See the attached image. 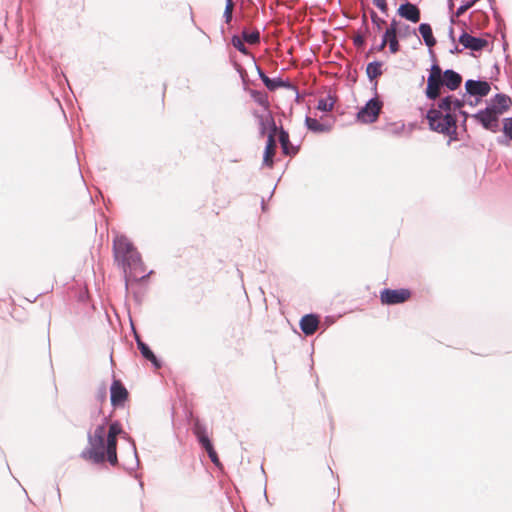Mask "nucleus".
I'll use <instances>...</instances> for the list:
<instances>
[{
    "label": "nucleus",
    "mask_w": 512,
    "mask_h": 512,
    "mask_svg": "<svg viewBox=\"0 0 512 512\" xmlns=\"http://www.w3.org/2000/svg\"><path fill=\"white\" fill-rule=\"evenodd\" d=\"M124 433L118 421L110 423L108 428L106 422L98 425L93 433L88 434V447L81 452V458L94 464L108 461L111 465H116L117 436Z\"/></svg>",
    "instance_id": "obj_1"
},
{
    "label": "nucleus",
    "mask_w": 512,
    "mask_h": 512,
    "mask_svg": "<svg viewBox=\"0 0 512 512\" xmlns=\"http://www.w3.org/2000/svg\"><path fill=\"white\" fill-rule=\"evenodd\" d=\"M113 251L116 262L123 268L127 278L136 280L143 277L145 268L141 256L127 237L116 236Z\"/></svg>",
    "instance_id": "obj_2"
},
{
    "label": "nucleus",
    "mask_w": 512,
    "mask_h": 512,
    "mask_svg": "<svg viewBox=\"0 0 512 512\" xmlns=\"http://www.w3.org/2000/svg\"><path fill=\"white\" fill-rule=\"evenodd\" d=\"M426 118L431 130L450 137L456 133V117L439 108V104L427 112Z\"/></svg>",
    "instance_id": "obj_3"
},
{
    "label": "nucleus",
    "mask_w": 512,
    "mask_h": 512,
    "mask_svg": "<svg viewBox=\"0 0 512 512\" xmlns=\"http://www.w3.org/2000/svg\"><path fill=\"white\" fill-rule=\"evenodd\" d=\"M412 296L409 289H383L380 292V301L383 305H397L408 301Z\"/></svg>",
    "instance_id": "obj_4"
},
{
    "label": "nucleus",
    "mask_w": 512,
    "mask_h": 512,
    "mask_svg": "<svg viewBox=\"0 0 512 512\" xmlns=\"http://www.w3.org/2000/svg\"><path fill=\"white\" fill-rule=\"evenodd\" d=\"M442 86V70L438 65H433L427 79V87L425 92L427 98L431 100L438 98L441 93Z\"/></svg>",
    "instance_id": "obj_5"
},
{
    "label": "nucleus",
    "mask_w": 512,
    "mask_h": 512,
    "mask_svg": "<svg viewBox=\"0 0 512 512\" xmlns=\"http://www.w3.org/2000/svg\"><path fill=\"white\" fill-rule=\"evenodd\" d=\"M381 109L382 102L373 98L357 113V119L362 123H373L377 120Z\"/></svg>",
    "instance_id": "obj_6"
},
{
    "label": "nucleus",
    "mask_w": 512,
    "mask_h": 512,
    "mask_svg": "<svg viewBox=\"0 0 512 512\" xmlns=\"http://www.w3.org/2000/svg\"><path fill=\"white\" fill-rule=\"evenodd\" d=\"M129 398V392L120 380H114L110 387V401L114 408L124 407Z\"/></svg>",
    "instance_id": "obj_7"
},
{
    "label": "nucleus",
    "mask_w": 512,
    "mask_h": 512,
    "mask_svg": "<svg viewBox=\"0 0 512 512\" xmlns=\"http://www.w3.org/2000/svg\"><path fill=\"white\" fill-rule=\"evenodd\" d=\"M277 127L273 123V127L271 131L268 134L267 143L263 155V165L272 168L274 165V156L276 154V141H275V135H276Z\"/></svg>",
    "instance_id": "obj_8"
},
{
    "label": "nucleus",
    "mask_w": 512,
    "mask_h": 512,
    "mask_svg": "<svg viewBox=\"0 0 512 512\" xmlns=\"http://www.w3.org/2000/svg\"><path fill=\"white\" fill-rule=\"evenodd\" d=\"M473 118L480 122L487 130L495 132L498 128L499 117L488 107L485 110L473 115Z\"/></svg>",
    "instance_id": "obj_9"
},
{
    "label": "nucleus",
    "mask_w": 512,
    "mask_h": 512,
    "mask_svg": "<svg viewBox=\"0 0 512 512\" xmlns=\"http://www.w3.org/2000/svg\"><path fill=\"white\" fill-rule=\"evenodd\" d=\"M465 89L472 96H487L491 90L490 84L486 81L467 80Z\"/></svg>",
    "instance_id": "obj_10"
},
{
    "label": "nucleus",
    "mask_w": 512,
    "mask_h": 512,
    "mask_svg": "<svg viewBox=\"0 0 512 512\" xmlns=\"http://www.w3.org/2000/svg\"><path fill=\"white\" fill-rule=\"evenodd\" d=\"M397 13L399 16L412 23H418L420 21L421 13L419 8L410 2L401 4L397 10Z\"/></svg>",
    "instance_id": "obj_11"
},
{
    "label": "nucleus",
    "mask_w": 512,
    "mask_h": 512,
    "mask_svg": "<svg viewBox=\"0 0 512 512\" xmlns=\"http://www.w3.org/2000/svg\"><path fill=\"white\" fill-rule=\"evenodd\" d=\"M459 42L467 49L473 51H480L488 45L487 40L483 38L474 37L466 32H463L459 37Z\"/></svg>",
    "instance_id": "obj_12"
},
{
    "label": "nucleus",
    "mask_w": 512,
    "mask_h": 512,
    "mask_svg": "<svg viewBox=\"0 0 512 512\" xmlns=\"http://www.w3.org/2000/svg\"><path fill=\"white\" fill-rule=\"evenodd\" d=\"M511 105L512 101L510 97L504 94H497L488 108L499 117L504 112H506Z\"/></svg>",
    "instance_id": "obj_13"
},
{
    "label": "nucleus",
    "mask_w": 512,
    "mask_h": 512,
    "mask_svg": "<svg viewBox=\"0 0 512 512\" xmlns=\"http://www.w3.org/2000/svg\"><path fill=\"white\" fill-rule=\"evenodd\" d=\"M319 326V319L313 314L305 315L300 320V328L305 335H313Z\"/></svg>",
    "instance_id": "obj_14"
},
{
    "label": "nucleus",
    "mask_w": 512,
    "mask_h": 512,
    "mask_svg": "<svg viewBox=\"0 0 512 512\" xmlns=\"http://www.w3.org/2000/svg\"><path fill=\"white\" fill-rule=\"evenodd\" d=\"M443 85L446 86L450 90H456L462 82V77L460 74L453 70H446L442 74Z\"/></svg>",
    "instance_id": "obj_15"
},
{
    "label": "nucleus",
    "mask_w": 512,
    "mask_h": 512,
    "mask_svg": "<svg viewBox=\"0 0 512 512\" xmlns=\"http://www.w3.org/2000/svg\"><path fill=\"white\" fill-rule=\"evenodd\" d=\"M387 44L389 45L391 53L395 54L399 51L397 33L393 32V30L385 31L379 50H383Z\"/></svg>",
    "instance_id": "obj_16"
},
{
    "label": "nucleus",
    "mask_w": 512,
    "mask_h": 512,
    "mask_svg": "<svg viewBox=\"0 0 512 512\" xmlns=\"http://www.w3.org/2000/svg\"><path fill=\"white\" fill-rule=\"evenodd\" d=\"M464 106V101L457 99L453 96H447L439 101V108L445 110V112H451L460 110Z\"/></svg>",
    "instance_id": "obj_17"
},
{
    "label": "nucleus",
    "mask_w": 512,
    "mask_h": 512,
    "mask_svg": "<svg viewBox=\"0 0 512 512\" xmlns=\"http://www.w3.org/2000/svg\"><path fill=\"white\" fill-rule=\"evenodd\" d=\"M279 142L285 155L296 154V148L291 144L289 134L284 129L279 131Z\"/></svg>",
    "instance_id": "obj_18"
},
{
    "label": "nucleus",
    "mask_w": 512,
    "mask_h": 512,
    "mask_svg": "<svg viewBox=\"0 0 512 512\" xmlns=\"http://www.w3.org/2000/svg\"><path fill=\"white\" fill-rule=\"evenodd\" d=\"M136 340H137L138 349L140 350L142 356L144 358H146L147 360L151 361V363L156 368H160V363H159L158 359L156 358V356L154 355L152 350L148 347V345L145 344L142 340H140L139 337H137Z\"/></svg>",
    "instance_id": "obj_19"
},
{
    "label": "nucleus",
    "mask_w": 512,
    "mask_h": 512,
    "mask_svg": "<svg viewBox=\"0 0 512 512\" xmlns=\"http://www.w3.org/2000/svg\"><path fill=\"white\" fill-rule=\"evenodd\" d=\"M258 73H259V76H260L261 80L263 81L264 85L271 91H274L277 88L286 86V83L282 79H280V78L271 79L260 68H258Z\"/></svg>",
    "instance_id": "obj_20"
},
{
    "label": "nucleus",
    "mask_w": 512,
    "mask_h": 512,
    "mask_svg": "<svg viewBox=\"0 0 512 512\" xmlns=\"http://www.w3.org/2000/svg\"><path fill=\"white\" fill-rule=\"evenodd\" d=\"M419 32H420L421 36L423 37L425 44L428 47L431 48V47L435 46L436 40L433 36L432 28L429 24H427V23L420 24Z\"/></svg>",
    "instance_id": "obj_21"
},
{
    "label": "nucleus",
    "mask_w": 512,
    "mask_h": 512,
    "mask_svg": "<svg viewBox=\"0 0 512 512\" xmlns=\"http://www.w3.org/2000/svg\"><path fill=\"white\" fill-rule=\"evenodd\" d=\"M305 122L308 129L314 132H328L331 129V125L321 123L315 118L307 117Z\"/></svg>",
    "instance_id": "obj_22"
},
{
    "label": "nucleus",
    "mask_w": 512,
    "mask_h": 512,
    "mask_svg": "<svg viewBox=\"0 0 512 512\" xmlns=\"http://www.w3.org/2000/svg\"><path fill=\"white\" fill-rule=\"evenodd\" d=\"M366 73L371 81L377 79L383 73L382 63L378 61L369 63L366 67Z\"/></svg>",
    "instance_id": "obj_23"
},
{
    "label": "nucleus",
    "mask_w": 512,
    "mask_h": 512,
    "mask_svg": "<svg viewBox=\"0 0 512 512\" xmlns=\"http://www.w3.org/2000/svg\"><path fill=\"white\" fill-rule=\"evenodd\" d=\"M335 100L331 96H327L318 101L317 109L323 112H329L333 109Z\"/></svg>",
    "instance_id": "obj_24"
},
{
    "label": "nucleus",
    "mask_w": 512,
    "mask_h": 512,
    "mask_svg": "<svg viewBox=\"0 0 512 512\" xmlns=\"http://www.w3.org/2000/svg\"><path fill=\"white\" fill-rule=\"evenodd\" d=\"M242 38L249 44H258L260 42V33L258 30H253L251 32L243 31Z\"/></svg>",
    "instance_id": "obj_25"
},
{
    "label": "nucleus",
    "mask_w": 512,
    "mask_h": 512,
    "mask_svg": "<svg viewBox=\"0 0 512 512\" xmlns=\"http://www.w3.org/2000/svg\"><path fill=\"white\" fill-rule=\"evenodd\" d=\"M371 21L374 25V29L377 32H380L383 29V26L386 24V21L382 18H380L375 11L370 12Z\"/></svg>",
    "instance_id": "obj_26"
},
{
    "label": "nucleus",
    "mask_w": 512,
    "mask_h": 512,
    "mask_svg": "<svg viewBox=\"0 0 512 512\" xmlns=\"http://www.w3.org/2000/svg\"><path fill=\"white\" fill-rule=\"evenodd\" d=\"M194 433H195L198 441L200 442V444L209 439L208 435L206 433L205 427L198 423L195 425Z\"/></svg>",
    "instance_id": "obj_27"
},
{
    "label": "nucleus",
    "mask_w": 512,
    "mask_h": 512,
    "mask_svg": "<svg viewBox=\"0 0 512 512\" xmlns=\"http://www.w3.org/2000/svg\"><path fill=\"white\" fill-rule=\"evenodd\" d=\"M232 44L233 46L242 54L247 55L249 52L244 44L243 38H240L238 36L232 37Z\"/></svg>",
    "instance_id": "obj_28"
},
{
    "label": "nucleus",
    "mask_w": 512,
    "mask_h": 512,
    "mask_svg": "<svg viewBox=\"0 0 512 512\" xmlns=\"http://www.w3.org/2000/svg\"><path fill=\"white\" fill-rule=\"evenodd\" d=\"M254 96V99L255 101L260 104L261 106L265 107V108H268L269 106V101H268V96L265 94V93H261V92H255L253 94Z\"/></svg>",
    "instance_id": "obj_29"
},
{
    "label": "nucleus",
    "mask_w": 512,
    "mask_h": 512,
    "mask_svg": "<svg viewBox=\"0 0 512 512\" xmlns=\"http://www.w3.org/2000/svg\"><path fill=\"white\" fill-rule=\"evenodd\" d=\"M234 4L232 0H227L224 16L226 18V22L229 23L232 19V12H233Z\"/></svg>",
    "instance_id": "obj_30"
},
{
    "label": "nucleus",
    "mask_w": 512,
    "mask_h": 512,
    "mask_svg": "<svg viewBox=\"0 0 512 512\" xmlns=\"http://www.w3.org/2000/svg\"><path fill=\"white\" fill-rule=\"evenodd\" d=\"M503 131L512 140V117L504 120Z\"/></svg>",
    "instance_id": "obj_31"
},
{
    "label": "nucleus",
    "mask_w": 512,
    "mask_h": 512,
    "mask_svg": "<svg viewBox=\"0 0 512 512\" xmlns=\"http://www.w3.org/2000/svg\"><path fill=\"white\" fill-rule=\"evenodd\" d=\"M375 6H377L383 13H387L388 5L386 0H373Z\"/></svg>",
    "instance_id": "obj_32"
},
{
    "label": "nucleus",
    "mask_w": 512,
    "mask_h": 512,
    "mask_svg": "<svg viewBox=\"0 0 512 512\" xmlns=\"http://www.w3.org/2000/svg\"><path fill=\"white\" fill-rule=\"evenodd\" d=\"M400 21L396 20V19H393L389 26L387 27L386 31H391L393 30V32H396L398 33V31L400 30Z\"/></svg>",
    "instance_id": "obj_33"
},
{
    "label": "nucleus",
    "mask_w": 512,
    "mask_h": 512,
    "mask_svg": "<svg viewBox=\"0 0 512 512\" xmlns=\"http://www.w3.org/2000/svg\"><path fill=\"white\" fill-rule=\"evenodd\" d=\"M208 455H209V458L211 459V461L216 465V466H219L220 465V460L218 458V455L215 451L214 448H212V450H209L208 452Z\"/></svg>",
    "instance_id": "obj_34"
},
{
    "label": "nucleus",
    "mask_w": 512,
    "mask_h": 512,
    "mask_svg": "<svg viewBox=\"0 0 512 512\" xmlns=\"http://www.w3.org/2000/svg\"><path fill=\"white\" fill-rule=\"evenodd\" d=\"M474 4V2H468L462 6H460L458 9H457V16H460L462 15L464 12H466L470 7H472V5Z\"/></svg>",
    "instance_id": "obj_35"
},
{
    "label": "nucleus",
    "mask_w": 512,
    "mask_h": 512,
    "mask_svg": "<svg viewBox=\"0 0 512 512\" xmlns=\"http://www.w3.org/2000/svg\"><path fill=\"white\" fill-rule=\"evenodd\" d=\"M365 42V39L362 35H357L355 38H354V44L358 47L362 46Z\"/></svg>",
    "instance_id": "obj_36"
},
{
    "label": "nucleus",
    "mask_w": 512,
    "mask_h": 512,
    "mask_svg": "<svg viewBox=\"0 0 512 512\" xmlns=\"http://www.w3.org/2000/svg\"><path fill=\"white\" fill-rule=\"evenodd\" d=\"M98 399L100 400V402H105L106 400V388L105 387H102L98 393Z\"/></svg>",
    "instance_id": "obj_37"
},
{
    "label": "nucleus",
    "mask_w": 512,
    "mask_h": 512,
    "mask_svg": "<svg viewBox=\"0 0 512 512\" xmlns=\"http://www.w3.org/2000/svg\"><path fill=\"white\" fill-rule=\"evenodd\" d=\"M202 447L208 452L209 450H212L213 445L211 443V441L208 439L206 440L205 442L201 443Z\"/></svg>",
    "instance_id": "obj_38"
},
{
    "label": "nucleus",
    "mask_w": 512,
    "mask_h": 512,
    "mask_svg": "<svg viewBox=\"0 0 512 512\" xmlns=\"http://www.w3.org/2000/svg\"><path fill=\"white\" fill-rule=\"evenodd\" d=\"M463 114V116L465 117V119L468 117L467 113L466 112H461Z\"/></svg>",
    "instance_id": "obj_39"
}]
</instances>
